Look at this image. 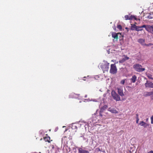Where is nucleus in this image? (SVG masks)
Instances as JSON below:
<instances>
[{"instance_id": "1", "label": "nucleus", "mask_w": 153, "mask_h": 153, "mask_svg": "<svg viewBox=\"0 0 153 153\" xmlns=\"http://www.w3.org/2000/svg\"><path fill=\"white\" fill-rule=\"evenodd\" d=\"M109 65V63L106 61H104L103 63L100 64V66L104 72L105 71H107L108 70Z\"/></svg>"}, {"instance_id": "2", "label": "nucleus", "mask_w": 153, "mask_h": 153, "mask_svg": "<svg viewBox=\"0 0 153 153\" xmlns=\"http://www.w3.org/2000/svg\"><path fill=\"white\" fill-rule=\"evenodd\" d=\"M134 68L137 72H141L145 70V68H142L141 65L135 64L133 66Z\"/></svg>"}, {"instance_id": "3", "label": "nucleus", "mask_w": 153, "mask_h": 153, "mask_svg": "<svg viewBox=\"0 0 153 153\" xmlns=\"http://www.w3.org/2000/svg\"><path fill=\"white\" fill-rule=\"evenodd\" d=\"M117 69L115 64H112L111 65L110 73L112 74L117 73Z\"/></svg>"}, {"instance_id": "4", "label": "nucleus", "mask_w": 153, "mask_h": 153, "mask_svg": "<svg viewBox=\"0 0 153 153\" xmlns=\"http://www.w3.org/2000/svg\"><path fill=\"white\" fill-rule=\"evenodd\" d=\"M111 95L114 100L116 101H120L121 100L119 96L114 91H112L111 92Z\"/></svg>"}, {"instance_id": "5", "label": "nucleus", "mask_w": 153, "mask_h": 153, "mask_svg": "<svg viewBox=\"0 0 153 153\" xmlns=\"http://www.w3.org/2000/svg\"><path fill=\"white\" fill-rule=\"evenodd\" d=\"M124 18L126 20H132L134 19L136 20H138V19L137 18H136V17L135 16H133L132 15H126L125 16ZM138 20H140V19H138Z\"/></svg>"}, {"instance_id": "6", "label": "nucleus", "mask_w": 153, "mask_h": 153, "mask_svg": "<svg viewBox=\"0 0 153 153\" xmlns=\"http://www.w3.org/2000/svg\"><path fill=\"white\" fill-rule=\"evenodd\" d=\"M117 89L118 93L120 96L123 97L124 95L123 91V89L122 88L120 87L119 88H118Z\"/></svg>"}, {"instance_id": "7", "label": "nucleus", "mask_w": 153, "mask_h": 153, "mask_svg": "<svg viewBox=\"0 0 153 153\" xmlns=\"http://www.w3.org/2000/svg\"><path fill=\"white\" fill-rule=\"evenodd\" d=\"M139 124L141 126H143L144 128H146L149 126V125L147 123H145L143 121H141L140 122Z\"/></svg>"}, {"instance_id": "8", "label": "nucleus", "mask_w": 153, "mask_h": 153, "mask_svg": "<svg viewBox=\"0 0 153 153\" xmlns=\"http://www.w3.org/2000/svg\"><path fill=\"white\" fill-rule=\"evenodd\" d=\"M124 57L121 60L119 61V62L122 63L124 62L125 61H126L129 59V58L127 57V56L124 55Z\"/></svg>"}, {"instance_id": "9", "label": "nucleus", "mask_w": 153, "mask_h": 153, "mask_svg": "<svg viewBox=\"0 0 153 153\" xmlns=\"http://www.w3.org/2000/svg\"><path fill=\"white\" fill-rule=\"evenodd\" d=\"M78 151L79 153H89L88 151L83 150L80 148H79Z\"/></svg>"}, {"instance_id": "10", "label": "nucleus", "mask_w": 153, "mask_h": 153, "mask_svg": "<svg viewBox=\"0 0 153 153\" xmlns=\"http://www.w3.org/2000/svg\"><path fill=\"white\" fill-rule=\"evenodd\" d=\"M152 82H151L148 81H147L145 83V86L146 87H149L151 88V85H152Z\"/></svg>"}, {"instance_id": "11", "label": "nucleus", "mask_w": 153, "mask_h": 153, "mask_svg": "<svg viewBox=\"0 0 153 153\" xmlns=\"http://www.w3.org/2000/svg\"><path fill=\"white\" fill-rule=\"evenodd\" d=\"M137 79V77L136 75H133L132 78H131V82L133 83H134L136 82Z\"/></svg>"}, {"instance_id": "12", "label": "nucleus", "mask_w": 153, "mask_h": 153, "mask_svg": "<svg viewBox=\"0 0 153 153\" xmlns=\"http://www.w3.org/2000/svg\"><path fill=\"white\" fill-rule=\"evenodd\" d=\"M109 111L112 113L117 114L118 113L116 110L114 108H109Z\"/></svg>"}, {"instance_id": "13", "label": "nucleus", "mask_w": 153, "mask_h": 153, "mask_svg": "<svg viewBox=\"0 0 153 153\" xmlns=\"http://www.w3.org/2000/svg\"><path fill=\"white\" fill-rule=\"evenodd\" d=\"M138 42L143 45H144L145 44V40L143 39H139L138 40Z\"/></svg>"}, {"instance_id": "14", "label": "nucleus", "mask_w": 153, "mask_h": 153, "mask_svg": "<svg viewBox=\"0 0 153 153\" xmlns=\"http://www.w3.org/2000/svg\"><path fill=\"white\" fill-rule=\"evenodd\" d=\"M118 33L117 34V33H112V37L113 38H114L115 39H117L118 38Z\"/></svg>"}, {"instance_id": "15", "label": "nucleus", "mask_w": 153, "mask_h": 153, "mask_svg": "<svg viewBox=\"0 0 153 153\" xmlns=\"http://www.w3.org/2000/svg\"><path fill=\"white\" fill-rule=\"evenodd\" d=\"M153 94V92L151 91V92H146L145 93V96L146 97L150 96L151 95Z\"/></svg>"}, {"instance_id": "16", "label": "nucleus", "mask_w": 153, "mask_h": 153, "mask_svg": "<svg viewBox=\"0 0 153 153\" xmlns=\"http://www.w3.org/2000/svg\"><path fill=\"white\" fill-rule=\"evenodd\" d=\"M44 139L45 142H48V143L50 142V138L49 136H47L44 137Z\"/></svg>"}, {"instance_id": "17", "label": "nucleus", "mask_w": 153, "mask_h": 153, "mask_svg": "<svg viewBox=\"0 0 153 153\" xmlns=\"http://www.w3.org/2000/svg\"><path fill=\"white\" fill-rule=\"evenodd\" d=\"M147 29L148 30H152V33L153 34V25H149L147 27Z\"/></svg>"}, {"instance_id": "18", "label": "nucleus", "mask_w": 153, "mask_h": 153, "mask_svg": "<svg viewBox=\"0 0 153 153\" xmlns=\"http://www.w3.org/2000/svg\"><path fill=\"white\" fill-rule=\"evenodd\" d=\"M137 26L135 25H132L131 27V29L132 30H136Z\"/></svg>"}, {"instance_id": "19", "label": "nucleus", "mask_w": 153, "mask_h": 153, "mask_svg": "<svg viewBox=\"0 0 153 153\" xmlns=\"http://www.w3.org/2000/svg\"><path fill=\"white\" fill-rule=\"evenodd\" d=\"M149 25H147V26H146V25H143L142 26H140V28H141V29H142V28H143V27H145V28L146 30H147V31H149L150 30H148L147 29V27L149 26Z\"/></svg>"}, {"instance_id": "20", "label": "nucleus", "mask_w": 153, "mask_h": 153, "mask_svg": "<svg viewBox=\"0 0 153 153\" xmlns=\"http://www.w3.org/2000/svg\"><path fill=\"white\" fill-rule=\"evenodd\" d=\"M140 27L137 26L136 28V30L137 31L142 30L143 29H141V28H140Z\"/></svg>"}, {"instance_id": "21", "label": "nucleus", "mask_w": 153, "mask_h": 153, "mask_svg": "<svg viewBox=\"0 0 153 153\" xmlns=\"http://www.w3.org/2000/svg\"><path fill=\"white\" fill-rule=\"evenodd\" d=\"M147 76L150 79H153V78L152 77V76L150 74H148L147 75Z\"/></svg>"}, {"instance_id": "22", "label": "nucleus", "mask_w": 153, "mask_h": 153, "mask_svg": "<svg viewBox=\"0 0 153 153\" xmlns=\"http://www.w3.org/2000/svg\"><path fill=\"white\" fill-rule=\"evenodd\" d=\"M117 28L119 29L120 30H121L122 29V27L120 25H117Z\"/></svg>"}, {"instance_id": "23", "label": "nucleus", "mask_w": 153, "mask_h": 153, "mask_svg": "<svg viewBox=\"0 0 153 153\" xmlns=\"http://www.w3.org/2000/svg\"><path fill=\"white\" fill-rule=\"evenodd\" d=\"M125 82V80L124 79H123L120 82V83L121 84L123 85Z\"/></svg>"}, {"instance_id": "24", "label": "nucleus", "mask_w": 153, "mask_h": 153, "mask_svg": "<svg viewBox=\"0 0 153 153\" xmlns=\"http://www.w3.org/2000/svg\"><path fill=\"white\" fill-rule=\"evenodd\" d=\"M151 123L153 124V115L151 117Z\"/></svg>"}, {"instance_id": "25", "label": "nucleus", "mask_w": 153, "mask_h": 153, "mask_svg": "<svg viewBox=\"0 0 153 153\" xmlns=\"http://www.w3.org/2000/svg\"><path fill=\"white\" fill-rule=\"evenodd\" d=\"M96 149L97 150V152L101 151L100 148H96Z\"/></svg>"}, {"instance_id": "26", "label": "nucleus", "mask_w": 153, "mask_h": 153, "mask_svg": "<svg viewBox=\"0 0 153 153\" xmlns=\"http://www.w3.org/2000/svg\"><path fill=\"white\" fill-rule=\"evenodd\" d=\"M137 120H136V123H138L139 120V117H137Z\"/></svg>"}, {"instance_id": "27", "label": "nucleus", "mask_w": 153, "mask_h": 153, "mask_svg": "<svg viewBox=\"0 0 153 153\" xmlns=\"http://www.w3.org/2000/svg\"><path fill=\"white\" fill-rule=\"evenodd\" d=\"M152 45L151 44V43H149V44H145V45H146V46H149V45Z\"/></svg>"}, {"instance_id": "28", "label": "nucleus", "mask_w": 153, "mask_h": 153, "mask_svg": "<svg viewBox=\"0 0 153 153\" xmlns=\"http://www.w3.org/2000/svg\"><path fill=\"white\" fill-rule=\"evenodd\" d=\"M148 153H153V151H149V152H148Z\"/></svg>"}, {"instance_id": "29", "label": "nucleus", "mask_w": 153, "mask_h": 153, "mask_svg": "<svg viewBox=\"0 0 153 153\" xmlns=\"http://www.w3.org/2000/svg\"><path fill=\"white\" fill-rule=\"evenodd\" d=\"M86 77L85 76H84V77L83 78V79L84 80H85V78H86Z\"/></svg>"}, {"instance_id": "30", "label": "nucleus", "mask_w": 153, "mask_h": 153, "mask_svg": "<svg viewBox=\"0 0 153 153\" xmlns=\"http://www.w3.org/2000/svg\"><path fill=\"white\" fill-rule=\"evenodd\" d=\"M54 148V146L53 145H52V149H53Z\"/></svg>"}, {"instance_id": "31", "label": "nucleus", "mask_w": 153, "mask_h": 153, "mask_svg": "<svg viewBox=\"0 0 153 153\" xmlns=\"http://www.w3.org/2000/svg\"><path fill=\"white\" fill-rule=\"evenodd\" d=\"M138 117V115L137 114H136V118Z\"/></svg>"}, {"instance_id": "32", "label": "nucleus", "mask_w": 153, "mask_h": 153, "mask_svg": "<svg viewBox=\"0 0 153 153\" xmlns=\"http://www.w3.org/2000/svg\"><path fill=\"white\" fill-rule=\"evenodd\" d=\"M151 88H153V83H152V85H151Z\"/></svg>"}, {"instance_id": "33", "label": "nucleus", "mask_w": 153, "mask_h": 153, "mask_svg": "<svg viewBox=\"0 0 153 153\" xmlns=\"http://www.w3.org/2000/svg\"><path fill=\"white\" fill-rule=\"evenodd\" d=\"M104 107H105V108H106L107 107V106L106 105H105V106H104Z\"/></svg>"}, {"instance_id": "34", "label": "nucleus", "mask_w": 153, "mask_h": 153, "mask_svg": "<svg viewBox=\"0 0 153 153\" xmlns=\"http://www.w3.org/2000/svg\"><path fill=\"white\" fill-rule=\"evenodd\" d=\"M148 118L147 119H146V120H148Z\"/></svg>"}, {"instance_id": "35", "label": "nucleus", "mask_w": 153, "mask_h": 153, "mask_svg": "<svg viewBox=\"0 0 153 153\" xmlns=\"http://www.w3.org/2000/svg\"><path fill=\"white\" fill-rule=\"evenodd\" d=\"M39 153H41V152H39Z\"/></svg>"}]
</instances>
